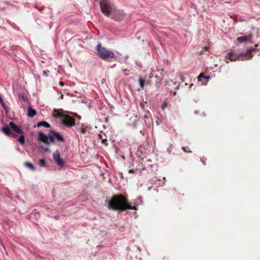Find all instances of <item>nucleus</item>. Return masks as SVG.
<instances>
[{
    "label": "nucleus",
    "instance_id": "1",
    "mask_svg": "<svg viewBox=\"0 0 260 260\" xmlns=\"http://www.w3.org/2000/svg\"><path fill=\"white\" fill-rule=\"evenodd\" d=\"M109 209L124 211L126 209L137 210L136 206H132L127 199L122 194L113 196L108 203Z\"/></svg>",
    "mask_w": 260,
    "mask_h": 260
},
{
    "label": "nucleus",
    "instance_id": "2",
    "mask_svg": "<svg viewBox=\"0 0 260 260\" xmlns=\"http://www.w3.org/2000/svg\"><path fill=\"white\" fill-rule=\"evenodd\" d=\"M257 46V45H256L255 46V48H251L248 49L246 52H242L240 54H237L234 50L231 49L225 57V62L228 63L229 62L228 59L231 61L251 59L253 57L252 53L255 51Z\"/></svg>",
    "mask_w": 260,
    "mask_h": 260
},
{
    "label": "nucleus",
    "instance_id": "3",
    "mask_svg": "<svg viewBox=\"0 0 260 260\" xmlns=\"http://www.w3.org/2000/svg\"><path fill=\"white\" fill-rule=\"evenodd\" d=\"M96 50L98 56L104 60L110 61L115 58V53L113 51L102 46L100 44L97 45Z\"/></svg>",
    "mask_w": 260,
    "mask_h": 260
},
{
    "label": "nucleus",
    "instance_id": "4",
    "mask_svg": "<svg viewBox=\"0 0 260 260\" xmlns=\"http://www.w3.org/2000/svg\"><path fill=\"white\" fill-rule=\"evenodd\" d=\"M102 12L106 16H109L114 9L108 0H102L100 2Z\"/></svg>",
    "mask_w": 260,
    "mask_h": 260
},
{
    "label": "nucleus",
    "instance_id": "5",
    "mask_svg": "<svg viewBox=\"0 0 260 260\" xmlns=\"http://www.w3.org/2000/svg\"><path fill=\"white\" fill-rule=\"evenodd\" d=\"M110 14H111V18L116 21H121L124 18L125 16L123 11L115 10L114 9Z\"/></svg>",
    "mask_w": 260,
    "mask_h": 260
},
{
    "label": "nucleus",
    "instance_id": "6",
    "mask_svg": "<svg viewBox=\"0 0 260 260\" xmlns=\"http://www.w3.org/2000/svg\"><path fill=\"white\" fill-rule=\"evenodd\" d=\"M61 121L64 125L68 127H72L75 125V119L68 115L65 114Z\"/></svg>",
    "mask_w": 260,
    "mask_h": 260
},
{
    "label": "nucleus",
    "instance_id": "7",
    "mask_svg": "<svg viewBox=\"0 0 260 260\" xmlns=\"http://www.w3.org/2000/svg\"><path fill=\"white\" fill-rule=\"evenodd\" d=\"M252 39V35L250 34L248 36H243L238 37L236 39V41L239 43H245L247 41L251 42Z\"/></svg>",
    "mask_w": 260,
    "mask_h": 260
},
{
    "label": "nucleus",
    "instance_id": "8",
    "mask_svg": "<svg viewBox=\"0 0 260 260\" xmlns=\"http://www.w3.org/2000/svg\"><path fill=\"white\" fill-rule=\"evenodd\" d=\"M53 157L55 162L59 166H62L64 164L63 161L60 158L59 152L58 151H56L53 154Z\"/></svg>",
    "mask_w": 260,
    "mask_h": 260
},
{
    "label": "nucleus",
    "instance_id": "9",
    "mask_svg": "<svg viewBox=\"0 0 260 260\" xmlns=\"http://www.w3.org/2000/svg\"><path fill=\"white\" fill-rule=\"evenodd\" d=\"M9 125L15 133L20 134L23 133L21 129L19 126L15 125L13 122H10L9 124Z\"/></svg>",
    "mask_w": 260,
    "mask_h": 260
},
{
    "label": "nucleus",
    "instance_id": "10",
    "mask_svg": "<svg viewBox=\"0 0 260 260\" xmlns=\"http://www.w3.org/2000/svg\"><path fill=\"white\" fill-rule=\"evenodd\" d=\"M38 140L48 145V137L44 134V133L40 132L39 133Z\"/></svg>",
    "mask_w": 260,
    "mask_h": 260
},
{
    "label": "nucleus",
    "instance_id": "11",
    "mask_svg": "<svg viewBox=\"0 0 260 260\" xmlns=\"http://www.w3.org/2000/svg\"><path fill=\"white\" fill-rule=\"evenodd\" d=\"M50 133L53 134V136H54L55 139H56L59 142H63L64 139V138L61 136L58 133L55 132L54 131H51Z\"/></svg>",
    "mask_w": 260,
    "mask_h": 260
},
{
    "label": "nucleus",
    "instance_id": "12",
    "mask_svg": "<svg viewBox=\"0 0 260 260\" xmlns=\"http://www.w3.org/2000/svg\"><path fill=\"white\" fill-rule=\"evenodd\" d=\"M36 111L30 106L28 108L27 115L28 116L32 118L36 115Z\"/></svg>",
    "mask_w": 260,
    "mask_h": 260
},
{
    "label": "nucleus",
    "instance_id": "13",
    "mask_svg": "<svg viewBox=\"0 0 260 260\" xmlns=\"http://www.w3.org/2000/svg\"><path fill=\"white\" fill-rule=\"evenodd\" d=\"M2 132L7 136H10L12 134V132L10 129L9 125H6L3 127Z\"/></svg>",
    "mask_w": 260,
    "mask_h": 260
},
{
    "label": "nucleus",
    "instance_id": "14",
    "mask_svg": "<svg viewBox=\"0 0 260 260\" xmlns=\"http://www.w3.org/2000/svg\"><path fill=\"white\" fill-rule=\"evenodd\" d=\"M53 115L54 117L61 118V119L62 120L63 117L64 116L65 114H63V113L58 111L57 110H54L53 112Z\"/></svg>",
    "mask_w": 260,
    "mask_h": 260
},
{
    "label": "nucleus",
    "instance_id": "15",
    "mask_svg": "<svg viewBox=\"0 0 260 260\" xmlns=\"http://www.w3.org/2000/svg\"><path fill=\"white\" fill-rule=\"evenodd\" d=\"M37 126L38 127H40L41 126H44L47 128H49L50 127V125L48 122H47L46 121H45L39 122L37 123Z\"/></svg>",
    "mask_w": 260,
    "mask_h": 260
},
{
    "label": "nucleus",
    "instance_id": "16",
    "mask_svg": "<svg viewBox=\"0 0 260 260\" xmlns=\"http://www.w3.org/2000/svg\"><path fill=\"white\" fill-rule=\"evenodd\" d=\"M54 139L55 137L54 136H53V134L50 133L48 137V145L53 143L54 142Z\"/></svg>",
    "mask_w": 260,
    "mask_h": 260
},
{
    "label": "nucleus",
    "instance_id": "17",
    "mask_svg": "<svg viewBox=\"0 0 260 260\" xmlns=\"http://www.w3.org/2000/svg\"><path fill=\"white\" fill-rule=\"evenodd\" d=\"M24 165L26 167L29 168V169H30L32 171H35L36 170V168L34 166V165L30 163V162H25L24 163Z\"/></svg>",
    "mask_w": 260,
    "mask_h": 260
},
{
    "label": "nucleus",
    "instance_id": "18",
    "mask_svg": "<svg viewBox=\"0 0 260 260\" xmlns=\"http://www.w3.org/2000/svg\"><path fill=\"white\" fill-rule=\"evenodd\" d=\"M210 78V76H204L203 74H201L198 76V80L199 81H202L204 79H209Z\"/></svg>",
    "mask_w": 260,
    "mask_h": 260
},
{
    "label": "nucleus",
    "instance_id": "19",
    "mask_svg": "<svg viewBox=\"0 0 260 260\" xmlns=\"http://www.w3.org/2000/svg\"><path fill=\"white\" fill-rule=\"evenodd\" d=\"M76 131L80 132L82 134H86V132H87L86 128L77 127H76Z\"/></svg>",
    "mask_w": 260,
    "mask_h": 260
},
{
    "label": "nucleus",
    "instance_id": "20",
    "mask_svg": "<svg viewBox=\"0 0 260 260\" xmlns=\"http://www.w3.org/2000/svg\"><path fill=\"white\" fill-rule=\"evenodd\" d=\"M18 141L19 142V143L21 144V145H23L25 143V138H24V136L23 135H21L18 140Z\"/></svg>",
    "mask_w": 260,
    "mask_h": 260
},
{
    "label": "nucleus",
    "instance_id": "21",
    "mask_svg": "<svg viewBox=\"0 0 260 260\" xmlns=\"http://www.w3.org/2000/svg\"><path fill=\"white\" fill-rule=\"evenodd\" d=\"M139 81L140 86H141V87L143 88L145 85V80L142 78H140L139 79Z\"/></svg>",
    "mask_w": 260,
    "mask_h": 260
},
{
    "label": "nucleus",
    "instance_id": "22",
    "mask_svg": "<svg viewBox=\"0 0 260 260\" xmlns=\"http://www.w3.org/2000/svg\"><path fill=\"white\" fill-rule=\"evenodd\" d=\"M46 162L44 159H40L39 160V165L41 167H45L46 166Z\"/></svg>",
    "mask_w": 260,
    "mask_h": 260
},
{
    "label": "nucleus",
    "instance_id": "23",
    "mask_svg": "<svg viewBox=\"0 0 260 260\" xmlns=\"http://www.w3.org/2000/svg\"><path fill=\"white\" fill-rule=\"evenodd\" d=\"M104 135L105 136V138L103 140H102L101 142L104 145L107 146L108 145V142H107V138H106V136H105V134H104Z\"/></svg>",
    "mask_w": 260,
    "mask_h": 260
},
{
    "label": "nucleus",
    "instance_id": "24",
    "mask_svg": "<svg viewBox=\"0 0 260 260\" xmlns=\"http://www.w3.org/2000/svg\"><path fill=\"white\" fill-rule=\"evenodd\" d=\"M104 138H105V136H104V134L103 135L99 134L98 136V140H100L101 141L102 140H103Z\"/></svg>",
    "mask_w": 260,
    "mask_h": 260
},
{
    "label": "nucleus",
    "instance_id": "25",
    "mask_svg": "<svg viewBox=\"0 0 260 260\" xmlns=\"http://www.w3.org/2000/svg\"><path fill=\"white\" fill-rule=\"evenodd\" d=\"M182 149L186 152H191L189 148L188 147H187V146H186V147H183Z\"/></svg>",
    "mask_w": 260,
    "mask_h": 260
},
{
    "label": "nucleus",
    "instance_id": "26",
    "mask_svg": "<svg viewBox=\"0 0 260 260\" xmlns=\"http://www.w3.org/2000/svg\"><path fill=\"white\" fill-rule=\"evenodd\" d=\"M0 103L3 105V106L5 108V104L3 102L2 98L0 96Z\"/></svg>",
    "mask_w": 260,
    "mask_h": 260
},
{
    "label": "nucleus",
    "instance_id": "27",
    "mask_svg": "<svg viewBox=\"0 0 260 260\" xmlns=\"http://www.w3.org/2000/svg\"><path fill=\"white\" fill-rule=\"evenodd\" d=\"M137 170V169H136V170H133V169H131L128 171V172L129 173H134L135 172V171H136Z\"/></svg>",
    "mask_w": 260,
    "mask_h": 260
},
{
    "label": "nucleus",
    "instance_id": "28",
    "mask_svg": "<svg viewBox=\"0 0 260 260\" xmlns=\"http://www.w3.org/2000/svg\"><path fill=\"white\" fill-rule=\"evenodd\" d=\"M201 161L202 162V163H203V164L204 165H206L205 160L204 159V158H202L201 159Z\"/></svg>",
    "mask_w": 260,
    "mask_h": 260
},
{
    "label": "nucleus",
    "instance_id": "29",
    "mask_svg": "<svg viewBox=\"0 0 260 260\" xmlns=\"http://www.w3.org/2000/svg\"><path fill=\"white\" fill-rule=\"evenodd\" d=\"M59 84L61 86H63L64 85V83L63 82H62V81H60L59 82Z\"/></svg>",
    "mask_w": 260,
    "mask_h": 260
},
{
    "label": "nucleus",
    "instance_id": "30",
    "mask_svg": "<svg viewBox=\"0 0 260 260\" xmlns=\"http://www.w3.org/2000/svg\"><path fill=\"white\" fill-rule=\"evenodd\" d=\"M126 71H127V70H126V69H125V70H124L123 71V72H124V74L125 75H127V74L126 73H125V72H126Z\"/></svg>",
    "mask_w": 260,
    "mask_h": 260
},
{
    "label": "nucleus",
    "instance_id": "31",
    "mask_svg": "<svg viewBox=\"0 0 260 260\" xmlns=\"http://www.w3.org/2000/svg\"><path fill=\"white\" fill-rule=\"evenodd\" d=\"M60 98L61 99H63V95L61 94L60 96Z\"/></svg>",
    "mask_w": 260,
    "mask_h": 260
},
{
    "label": "nucleus",
    "instance_id": "32",
    "mask_svg": "<svg viewBox=\"0 0 260 260\" xmlns=\"http://www.w3.org/2000/svg\"><path fill=\"white\" fill-rule=\"evenodd\" d=\"M165 107H166V105H165V104H164V105H163V108H164Z\"/></svg>",
    "mask_w": 260,
    "mask_h": 260
},
{
    "label": "nucleus",
    "instance_id": "33",
    "mask_svg": "<svg viewBox=\"0 0 260 260\" xmlns=\"http://www.w3.org/2000/svg\"><path fill=\"white\" fill-rule=\"evenodd\" d=\"M192 86H193V84H191L190 85V87H192Z\"/></svg>",
    "mask_w": 260,
    "mask_h": 260
}]
</instances>
